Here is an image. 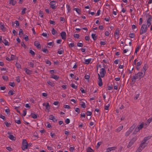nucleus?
<instances>
[{
  "label": "nucleus",
  "instance_id": "obj_23",
  "mask_svg": "<svg viewBox=\"0 0 152 152\" xmlns=\"http://www.w3.org/2000/svg\"><path fill=\"white\" fill-rule=\"evenodd\" d=\"M64 52V50L63 49L61 48L58 49V50L57 52L59 54H63Z\"/></svg>",
  "mask_w": 152,
  "mask_h": 152
},
{
  "label": "nucleus",
  "instance_id": "obj_4",
  "mask_svg": "<svg viewBox=\"0 0 152 152\" xmlns=\"http://www.w3.org/2000/svg\"><path fill=\"white\" fill-rule=\"evenodd\" d=\"M147 26L149 27L151 24V21H152V16L151 15H147Z\"/></svg>",
  "mask_w": 152,
  "mask_h": 152
},
{
  "label": "nucleus",
  "instance_id": "obj_61",
  "mask_svg": "<svg viewBox=\"0 0 152 152\" xmlns=\"http://www.w3.org/2000/svg\"><path fill=\"white\" fill-rule=\"evenodd\" d=\"M45 63L46 64H48L49 65H50L51 64V62L50 61L48 60L45 61Z\"/></svg>",
  "mask_w": 152,
  "mask_h": 152
},
{
  "label": "nucleus",
  "instance_id": "obj_3",
  "mask_svg": "<svg viewBox=\"0 0 152 152\" xmlns=\"http://www.w3.org/2000/svg\"><path fill=\"white\" fill-rule=\"evenodd\" d=\"M137 137L136 136H134V137H133L132 139L130 140V141L129 142L128 145L127 146V148H129L130 147H131L134 143L137 140Z\"/></svg>",
  "mask_w": 152,
  "mask_h": 152
},
{
  "label": "nucleus",
  "instance_id": "obj_38",
  "mask_svg": "<svg viewBox=\"0 0 152 152\" xmlns=\"http://www.w3.org/2000/svg\"><path fill=\"white\" fill-rule=\"evenodd\" d=\"M0 102L1 103V104L4 105L5 104V102H4V100L3 99H0Z\"/></svg>",
  "mask_w": 152,
  "mask_h": 152
},
{
  "label": "nucleus",
  "instance_id": "obj_22",
  "mask_svg": "<svg viewBox=\"0 0 152 152\" xmlns=\"http://www.w3.org/2000/svg\"><path fill=\"white\" fill-rule=\"evenodd\" d=\"M123 126H121L119 127L117 129H116L115 131L117 132H120L123 129Z\"/></svg>",
  "mask_w": 152,
  "mask_h": 152
},
{
  "label": "nucleus",
  "instance_id": "obj_15",
  "mask_svg": "<svg viewBox=\"0 0 152 152\" xmlns=\"http://www.w3.org/2000/svg\"><path fill=\"white\" fill-rule=\"evenodd\" d=\"M61 36L63 39H66V34L65 31H62L61 34Z\"/></svg>",
  "mask_w": 152,
  "mask_h": 152
},
{
  "label": "nucleus",
  "instance_id": "obj_57",
  "mask_svg": "<svg viewBox=\"0 0 152 152\" xmlns=\"http://www.w3.org/2000/svg\"><path fill=\"white\" fill-rule=\"evenodd\" d=\"M9 85L12 87H14L15 86V84L14 82H10Z\"/></svg>",
  "mask_w": 152,
  "mask_h": 152
},
{
  "label": "nucleus",
  "instance_id": "obj_64",
  "mask_svg": "<svg viewBox=\"0 0 152 152\" xmlns=\"http://www.w3.org/2000/svg\"><path fill=\"white\" fill-rule=\"evenodd\" d=\"M129 37L131 38H133L134 37V35L133 33H130L129 34Z\"/></svg>",
  "mask_w": 152,
  "mask_h": 152
},
{
  "label": "nucleus",
  "instance_id": "obj_21",
  "mask_svg": "<svg viewBox=\"0 0 152 152\" xmlns=\"http://www.w3.org/2000/svg\"><path fill=\"white\" fill-rule=\"evenodd\" d=\"M91 58H90L87 59H85V62H84V63L86 64H88L91 62Z\"/></svg>",
  "mask_w": 152,
  "mask_h": 152
},
{
  "label": "nucleus",
  "instance_id": "obj_53",
  "mask_svg": "<svg viewBox=\"0 0 152 152\" xmlns=\"http://www.w3.org/2000/svg\"><path fill=\"white\" fill-rule=\"evenodd\" d=\"M29 53L31 54V55L33 56H34L35 55L34 52L32 50H30L29 51Z\"/></svg>",
  "mask_w": 152,
  "mask_h": 152
},
{
  "label": "nucleus",
  "instance_id": "obj_1",
  "mask_svg": "<svg viewBox=\"0 0 152 152\" xmlns=\"http://www.w3.org/2000/svg\"><path fill=\"white\" fill-rule=\"evenodd\" d=\"M142 77H143L142 73L138 72L137 74H135L131 79L132 82L133 83V84H134L137 79L139 78L140 79Z\"/></svg>",
  "mask_w": 152,
  "mask_h": 152
},
{
  "label": "nucleus",
  "instance_id": "obj_51",
  "mask_svg": "<svg viewBox=\"0 0 152 152\" xmlns=\"http://www.w3.org/2000/svg\"><path fill=\"white\" fill-rule=\"evenodd\" d=\"M43 13L42 11H40L39 12V15L40 16L43 17Z\"/></svg>",
  "mask_w": 152,
  "mask_h": 152
},
{
  "label": "nucleus",
  "instance_id": "obj_28",
  "mask_svg": "<svg viewBox=\"0 0 152 152\" xmlns=\"http://www.w3.org/2000/svg\"><path fill=\"white\" fill-rule=\"evenodd\" d=\"M144 124L143 123H141L140 125H138L137 127L140 129H142L143 127Z\"/></svg>",
  "mask_w": 152,
  "mask_h": 152
},
{
  "label": "nucleus",
  "instance_id": "obj_40",
  "mask_svg": "<svg viewBox=\"0 0 152 152\" xmlns=\"http://www.w3.org/2000/svg\"><path fill=\"white\" fill-rule=\"evenodd\" d=\"M140 48L139 45H138L136 48L134 52V54L136 53L137 54V53L139 51V49Z\"/></svg>",
  "mask_w": 152,
  "mask_h": 152
},
{
  "label": "nucleus",
  "instance_id": "obj_42",
  "mask_svg": "<svg viewBox=\"0 0 152 152\" xmlns=\"http://www.w3.org/2000/svg\"><path fill=\"white\" fill-rule=\"evenodd\" d=\"M28 65L31 67H33L34 66V64L32 62H29L28 63Z\"/></svg>",
  "mask_w": 152,
  "mask_h": 152
},
{
  "label": "nucleus",
  "instance_id": "obj_58",
  "mask_svg": "<svg viewBox=\"0 0 152 152\" xmlns=\"http://www.w3.org/2000/svg\"><path fill=\"white\" fill-rule=\"evenodd\" d=\"M137 28V26H136L134 25H133L132 26V29H135L136 31H137V29H136Z\"/></svg>",
  "mask_w": 152,
  "mask_h": 152
},
{
  "label": "nucleus",
  "instance_id": "obj_8",
  "mask_svg": "<svg viewBox=\"0 0 152 152\" xmlns=\"http://www.w3.org/2000/svg\"><path fill=\"white\" fill-rule=\"evenodd\" d=\"M148 67L147 65H145L142 69L141 72L140 73H142V76L143 77V75L145 74L146 70H147Z\"/></svg>",
  "mask_w": 152,
  "mask_h": 152
},
{
  "label": "nucleus",
  "instance_id": "obj_48",
  "mask_svg": "<svg viewBox=\"0 0 152 152\" xmlns=\"http://www.w3.org/2000/svg\"><path fill=\"white\" fill-rule=\"evenodd\" d=\"M15 66H16V67L17 68H18V69H20V68H21V65L18 63H16V64Z\"/></svg>",
  "mask_w": 152,
  "mask_h": 152
},
{
  "label": "nucleus",
  "instance_id": "obj_34",
  "mask_svg": "<svg viewBox=\"0 0 152 152\" xmlns=\"http://www.w3.org/2000/svg\"><path fill=\"white\" fill-rule=\"evenodd\" d=\"M70 86L73 88L76 89L77 88V86H76L74 83H72Z\"/></svg>",
  "mask_w": 152,
  "mask_h": 152
},
{
  "label": "nucleus",
  "instance_id": "obj_31",
  "mask_svg": "<svg viewBox=\"0 0 152 152\" xmlns=\"http://www.w3.org/2000/svg\"><path fill=\"white\" fill-rule=\"evenodd\" d=\"M2 42H3L6 45H8L9 42L8 41L5 39H4L3 41H2Z\"/></svg>",
  "mask_w": 152,
  "mask_h": 152
},
{
  "label": "nucleus",
  "instance_id": "obj_2",
  "mask_svg": "<svg viewBox=\"0 0 152 152\" xmlns=\"http://www.w3.org/2000/svg\"><path fill=\"white\" fill-rule=\"evenodd\" d=\"M147 27V25L145 24H143L142 26L140 31V35H142L146 32Z\"/></svg>",
  "mask_w": 152,
  "mask_h": 152
},
{
  "label": "nucleus",
  "instance_id": "obj_19",
  "mask_svg": "<svg viewBox=\"0 0 152 152\" xmlns=\"http://www.w3.org/2000/svg\"><path fill=\"white\" fill-rule=\"evenodd\" d=\"M143 142L142 141V143L141 144H140L139 148H141L142 149H143L146 146L145 145V142Z\"/></svg>",
  "mask_w": 152,
  "mask_h": 152
},
{
  "label": "nucleus",
  "instance_id": "obj_5",
  "mask_svg": "<svg viewBox=\"0 0 152 152\" xmlns=\"http://www.w3.org/2000/svg\"><path fill=\"white\" fill-rule=\"evenodd\" d=\"M28 145V143L26 140L23 139L22 142V149L23 151L25 150L27 148Z\"/></svg>",
  "mask_w": 152,
  "mask_h": 152
},
{
  "label": "nucleus",
  "instance_id": "obj_45",
  "mask_svg": "<svg viewBox=\"0 0 152 152\" xmlns=\"http://www.w3.org/2000/svg\"><path fill=\"white\" fill-rule=\"evenodd\" d=\"M75 10L78 14H80V10L78 8H75Z\"/></svg>",
  "mask_w": 152,
  "mask_h": 152
},
{
  "label": "nucleus",
  "instance_id": "obj_50",
  "mask_svg": "<svg viewBox=\"0 0 152 152\" xmlns=\"http://www.w3.org/2000/svg\"><path fill=\"white\" fill-rule=\"evenodd\" d=\"M8 94L10 95H12L14 94V91H10L8 92Z\"/></svg>",
  "mask_w": 152,
  "mask_h": 152
},
{
  "label": "nucleus",
  "instance_id": "obj_13",
  "mask_svg": "<svg viewBox=\"0 0 152 152\" xmlns=\"http://www.w3.org/2000/svg\"><path fill=\"white\" fill-rule=\"evenodd\" d=\"M120 33V31L119 30V28H117L115 30V31L114 33V36L115 37H118L117 38L118 39L119 38L118 36L119 35Z\"/></svg>",
  "mask_w": 152,
  "mask_h": 152
},
{
  "label": "nucleus",
  "instance_id": "obj_16",
  "mask_svg": "<svg viewBox=\"0 0 152 152\" xmlns=\"http://www.w3.org/2000/svg\"><path fill=\"white\" fill-rule=\"evenodd\" d=\"M142 63V62L141 61L138 62L137 63V66H136V68L137 70H139L140 67V66L141 65Z\"/></svg>",
  "mask_w": 152,
  "mask_h": 152
},
{
  "label": "nucleus",
  "instance_id": "obj_27",
  "mask_svg": "<svg viewBox=\"0 0 152 152\" xmlns=\"http://www.w3.org/2000/svg\"><path fill=\"white\" fill-rule=\"evenodd\" d=\"M16 3V1L14 0H10V4H12L13 5H15Z\"/></svg>",
  "mask_w": 152,
  "mask_h": 152
},
{
  "label": "nucleus",
  "instance_id": "obj_44",
  "mask_svg": "<svg viewBox=\"0 0 152 152\" xmlns=\"http://www.w3.org/2000/svg\"><path fill=\"white\" fill-rule=\"evenodd\" d=\"M15 123H17L18 124H20L21 123V121L20 119L18 120H15Z\"/></svg>",
  "mask_w": 152,
  "mask_h": 152
},
{
  "label": "nucleus",
  "instance_id": "obj_60",
  "mask_svg": "<svg viewBox=\"0 0 152 152\" xmlns=\"http://www.w3.org/2000/svg\"><path fill=\"white\" fill-rule=\"evenodd\" d=\"M74 37L75 38H78L79 37V35L78 34H75L74 35Z\"/></svg>",
  "mask_w": 152,
  "mask_h": 152
},
{
  "label": "nucleus",
  "instance_id": "obj_56",
  "mask_svg": "<svg viewBox=\"0 0 152 152\" xmlns=\"http://www.w3.org/2000/svg\"><path fill=\"white\" fill-rule=\"evenodd\" d=\"M49 22L50 24H53L54 25H55L56 24L55 22L52 20H50Z\"/></svg>",
  "mask_w": 152,
  "mask_h": 152
},
{
  "label": "nucleus",
  "instance_id": "obj_36",
  "mask_svg": "<svg viewBox=\"0 0 152 152\" xmlns=\"http://www.w3.org/2000/svg\"><path fill=\"white\" fill-rule=\"evenodd\" d=\"M4 124L7 127H9L11 125L10 123H8L6 121L4 122Z\"/></svg>",
  "mask_w": 152,
  "mask_h": 152
},
{
  "label": "nucleus",
  "instance_id": "obj_54",
  "mask_svg": "<svg viewBox=\"0 0 152 152\" xmlns=\"http://www.w3.org/2000/svg\"><path fill=\"white\" fill-rule=\"evenodd\" d=\"M19 34L20 35L21 34H23V30L22 29H20L19 31Z\"/></svg>",
  "mask_w": 152,
  "mask_h": 152
},
{
  "label": "nucleus",
  "instance_id": "obj_35",
  "mask_svg": "<svg viewBox=\"0 0 152 152\" xmlns=\"http://www.w3.org/2000/svg\"><path fill=\"white\" fill-rule=\"evenodd\" d=\"M26 10L27 9L26 8H24L21 11V14L23 15L25 13L26 11Z\"/></svg>",
  "mask_w": 152,
  "mask_h": 152
},
{
  "label": "nucleus",
  "instance_id": "obj_47",
  "mask_svg": "<svg viewBox=\"0 0 152 152\" xmlns=\"http://www.w3.org/2000/svg\"><path fill=\"white\" fill-rule=\"evenodd\" d=\"M42 50L43 51V52L44 53H48V50L46 48H42Z\"/></svg>",
  "mask_w": 152,
  "mask_h": 152
},
{
  "label": "nucleus",
  "instance_id": "obj_29",
  "mask_svg": "<svg viewBox=\"0 0 152 152\" xmlns=\"http://www.w3.org/2000/svg\"><path fill=\"white\" fill-rule=\"evenodd\" d=\"M31 117L33 118L36 119L37 118V115L34 114V113H31Z\"/></svg>",
  "mask_w": 152,
  "mask_h": 152
},
{
  "label": "nucleus",
  "instance_id": "obj_59",
  "mask_svg": "<svg viewBox=\"0 0 152 152\" xmlns=\"http://www.w3.org/2000/svg\"><path fill=\"white\" fill-rule=\"evenodd\" d=\"M92 113L91 112L88 111L86 112V115L87 116L91 115Z\"/></svg>",
  "mask_w": 152,
  "mask_h": 152
},
{
  "label": "nucleus",
  "instance_id": "obj_12",
  "mask_svg": "<svg viewBox=\"0 0 152 152\" xmlns=\"http://www.w3.org/2000/svg\"><path fill=\"white\" fill-rule=\"evenodd\" d=\"M49 118L50 120H52L54 122H56L57 121V119L53 115H50Z\"/></svg>",
  "mask_w": 152,
  "mask_h": 152
},
{
  "label": "nucleus",
  "instance_id": "obj_26",
  "mask_svg": "<svg viewBox=\"0 0 152 152\" xmlns=\"http://www.w3.org/2000/svg\"><path fill=\"white\" fill-rule=\"evenodd\" d=\"M52 87H53L55 86V84L53 82H51L49 80L47 82Z\"/></svg>",
  "mask_w": 152,
  "mask_h": 152
},
{
  "label": "nucleus",
  "instance_id": "obj_43",
  "mask_svg": "<svg viewBox=\"0 0 152 152\" xmlns=\"http://www.w3.org/2000/svg\"><path fill=\"white\" fill-rule=\"evenodd\" d=\"M2 78L4 80L7 81L8 80V78L7 76H3Z\"/></svg>",
  "mask_w": 152,
  "mask_h": 152
},
{
  "label": "nucleus",
  "instance_id": "obj_62",
  "mask_svg": "<svg viewBox=\"0 0 152 152\" xmlns=\"http://www.w3.org/2000/svg\"><path fill=\"white\" fill-rule=\"evenodd\" d=\"M142 21L143 20L142 18H140L139 20V24L140 25H141L142 23Z\"/></svg>",
  "mask_w": 152,
  "mask_h": 152
},
{
  "label": "nucleus",
  "instance_id": "obj_20",
  "mask_svg": "<svg viewBox=\"0 0 152 152\" xmlns=\"http://www.w3.org/2000/svg\"><path fill=\"white\" fill-rule=\"evenodd\" d=\"M80 104L81 105V107L83 108H85L86 107L85 103L83 102H81L80 103Z\"/></svg>",
  "mask_w": 152,
  "mask_h": 152
},
{
  "label": "nucleus",
  "instance_id": "obj_63",
  "mask_svg": "<svg viewBox=\"0 0 152 152\" xmlns=\"http://www.w3.org/2000/svg\"><path fill=\"white\" fill-rule=\"evenodd\" d=\"M70 120L69 118H67L65 121V122L66 124H68L70 123Z\"/></svg>",
  "mask_w": 152,
  "mask_h": 152
},
{
  "label": "nucleus",
  "instance_id": "obj_55",
  "mask_svg": "<svg viewBox=\"0 0 152 152\" xmlns=\"http://www.w3.org/2000/svg\"><path fill=\"white\" fill-rule=\"evenodd\" d=\"M75 109V111L77 112V113H79L80 112V109L78 108V107H76V108H74Z\"/></svg>",
  "mask_w": 152,
  "mask_h": 152
},
{
  "label": "nucleus",
  "instance_id": "obj_30",
  "mask_svg": "<svg viewBox=\"0 0 152 152\" xmlns=\"http://www.w3.org/2000/svg\"><path fill=\"white\" fill-rule=\"evenodd\" d=\"M140 96V94L138 93L136 94L135 96H134V99L135 100H136L138 99Z\"/></svg>",
  "mask_w": 152,
  "mask_h": 152
},
{
  "label": "nucleus",
  "instance_id": "obj_10",
  "mask_svg": "<svg viewBox=\"0 0 152 152\" xmlns=\"http://www.w3.org/2000/svg\"><path fill=\"white\" fill-rule=\"evenodd\" d=\"M98 85L99 86H101L103 84L102 80L101 77H100L99 73L98 74Z\"/></svg>",
  "mask_w": 152,
  "mask_h": 152
},
{
  "label": "nucleus",
  "instance_id": "obj_9",
  "mask_svg": "<svg viewBox=\"0 0 152 152\" xmlns=\"http://www.w3.org/2000/svg\"><path fill=\"white\" fill-rule=\"evenodd\" d=\"M56 1H51L50 3V7L53 9H55L56 8V6L55 5Z\"/></svg>",
  "mask_w": 152,
  "mask_h": 152
},
{
  "label": "nucleus",
  "instance_id": "obj_52",
  "mask_svg": "<svg viewBox=\"0 0 152 152\" xmlns=\"http://www.w3.org/2000/svg\"><path fill=\"white\" fill-rule=\"evenodd\" d=\"M110 106L109 104H108L107 105H105L104 107V109L105 110H108L109 107Z\"/></svg>",
  "mask_w": 152,
  "mask_h": 152
},
{
  "label": "nucleus",
  "instance_id": "obj_24",
  "mask_svg": "<svg viewBox=\"0 0 152 152\" xmlns=\"http://www.w3.org/2000/svg\"><path fill=\"white\" fill-rule=\"evenodd\" d=\"M151 137V136H148V137H145V138H144V139L142 140V141L143 142H146V141L148 140H149V139H150Z\"/></svg>",
  "mask_w": 152,
  "mask_h": 152
},
{
  "label": "nucleus",
  "instance_id": "obj_32",
  "mask_svg": "<svg viewBox=\"0 0 152 152\" xmlns=\"http://www.w3.org/2000/svg\"><path fill=\"white\" fill-rule=\"evenodd\" d=\"M92 37L94 40H96L97 39V36H96V34H91Z\"/></svg>",
  "mask_w": 152,
  "mask_h": 152
},
{
  "label": "nucleus",
  "instance_id": "obj_17",
  "mask_svg": "<svg viewBox=\"0 0 152 152\" xmlns=\"http://www.w3.org/2000/svg\"><path fill=\"white\" fill-rule=\"evenodd\" d=\"M24 70L25 71L26 73L27 74L30 75L32 73V71L29 70L27 68H25L24 69Z\"/></svg>",
  "mask_w": 152,
  "mask_h": 152
},
{
  "label": "nucleus",
  "instance_id": "obj_39",
  "mask_svg": "<svg viewBox=\"0 0 152 152\" xmlns=\"http://www.w3.org/2000/svg\"><path fill=\"white\" fill-rule=\"evenodd\" d=\"M140 129L137 127H136L135 129V130L134 132L133 133V134H136L137 132H138L139 131H140Z\"/></svg>",
  "mask_w": 152,
  "mask_h": 152
},
{
  "label": "nucleus",
  "instance_id": "obj_7",
  "mask_svg": "<svg viewBox=\"0 0 152 152\" xmlns=\"http://www.w3.org/2000/svg\"><path fill=\"white\" fill-rule=\"evenodd\" d=\"M135 126L133 125L131 126L129 129V130L126 133L125 136H129L130 133L132 132L133 130L135 128Z\"/></svg>",
  "mask_w": 152,
  "mask_h": 152
},
{
  "label": "nucleus",
  "instance_id": "obj_11",
  "mask_svg": "<svg viewBox=\"0 0 152 152\" xmlns=\"http://www.w3.org/2000/svg\"><path fill=\"white\" fill-rule=\"evenodd\" d=\"M42 105L44 106H45L46 109L48 111V112L50 111V105L48 103H43Z\"/></svg>",
  "mask_w": 152,
  "mask_h": 152
},
{
  "label": "nucleus",
  "instance_id": "obj_14",
  "mask_svg": "<svg viewBox=\"0 0 152 152\" xmlns=\"http://www.w3.org/2000/svg\"><path fill=\"white\" fill-rule=\"evenodd\" d=\"M34 45L36 46L38 48L40 49L41 48V45L39 44V42L37 41H35L34 42Z\"/></svg>",
  "mask_w": 152,
  "mask_h": 152
},
{
  "label": "nucleus",
  "instance_id": "obj_6",
  "mask_svg": "<svg viewBox=\"0 0 152 152\" xmlns=\"http://www.w3.org/2000/svg\"><path fill=\"white\" fill-rule=\"evenodd\" d=\"M99 73L100 77H101L102 78L104 77L106 73V71L105 68H102L100 69Z\"/></svg>",
  "mask_w": 152,
  "mask_h": 152
},
{
  "label": "nucleus",
  "instance_id": "obj_18",
  "mask_svg": "<svg viewBox=\"0 0 152 152\" xmlns=\"http://www.w3.org/2000/svg\"><path fill=\"white\" fill-rule=\"evenodd\" d=\"M51 78H53L56 80H58L59 78V77L57 75L53 74L51 75Z\"/></svg>",
  "mask_w": 152,
  "mask_h": 152
},
{
  "label": "nucleus",
  "instance_id": "obj_41",
  "mask_svg": "<svg viewBox=\"0 0 152 152\" xmlns=\"http://www.w3.org/2000/svg\"><path fill=\"white\" fill-rule=\"evenodd\" d=\"M87 152H93V151L90 147H88L87 149Z\"/></svg>",
  "mask_w": 152,
  "mask_h": 152
},
{
  "label": "nucleus",
  "instance_id": "obj_33",
  "mask_svg": "<svg viewBox=\"0 0 152 152\" xmlns=\"http://www.w3.org/2000/svg\"><path fill=\"white\" fill-rule=\"evenodd\" d=\"M116 148L115 147H112L109 148H108L109 151H111L113 150H115Z\"/></svg>",
  "mask_w": 152,
  "mask_h": 152
},
{
  "label": "nucleus",
  "instance_id": "obj_49",
  "mask_svg": "<svg viewBox=\"0 0 152 152\" xmlns=\"http://www.w3.org/2000/svg\"><path fill=\"white\" fill-rule=\"evenodd\" d=\"M77 46L79 47H82L83 46V45L82 43L78 42L77 43Z\"/></svg>",
  "mask_w": 152,
  "mask_h": 152
},
{
  "label": "nucleus",
  "instance_id": "obj_46",
  "mask_svg": "<svg viewBox=\"0 0 152 152\" xmlns=\"http://www.w3.org/2000/svg\"><path fill=\"white\" fill-rule=\"evenodd\" d=\"M0 27L3 30H5V28L4 25L3 24H0Z\"/></svg>",
  "mask_w": 152,
  "mask_h": 152
},
{
  "label": "nucleus",
  "instance_id": "obj_25",
  "mask_svg": "<svg viewBox=\"0 0 152 152\" xmlns=\"http://www.w3.org/2000/svg\"><path fill=\"white\" fill-rule=\"evenodd\" d=\"M9 138L11 140H14L15 139V138L14 136L12 134H10L9 137Z\"/></svg>",
  "mask_w": 152,
  "mask_h": 152
},
{
  "label": "nucleus",
  "instance_id": "obj_37",
  "mask_svg": "<svg viewBox=\"0 0 152 152\" xmlns=\"http://www.w3.org/2000/svg\"><path fill=\"white\" fill-rule=\"evenodd\" d=\"M57 33V31L54 28H53L52 30V34L54 35Z\"/></svg>",
  "mask_w": 152,
  "mask_h": 152
}]
</instances>
